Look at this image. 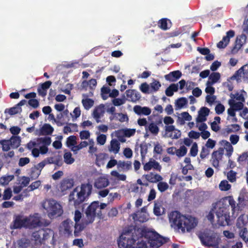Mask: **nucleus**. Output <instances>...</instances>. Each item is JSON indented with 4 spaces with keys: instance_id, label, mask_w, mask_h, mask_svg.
Returning a JSON list of instances; mask_svg holds the SVG:
<instances>
[{
    "instance_id": "nucleus-1",
    "label": "nucleus",
    "mask_w": 248,
    "mask_h": 248,
    "mask_svg": "<svg viewBox=\"0 0 248 248\" xmlns=\"http://www.w3.org/2000/svg\"><path fill=\"white\" fill-rule=\"evenodd\" d=\"M165 242L156 232L139 228L124 232L118 243L120 248H158Z\"/></svg>"
},
{
    "instance_id": "nucleus-2",
    "label": "nucleus",
    "mask_w": 248,
    "mask_h": 248,
    "mask_svg": "<svg viewBox=\"0 0 248 248\" xmlns=\"http://www.w3.org/2000/svg\"><path fill=\"white\" fill-rule=\"evenodd\" d=\"M169 217L170 226L182 233L190 232L196 227L198 222L195 217L184 216L177 211L170 213Z\"/></svg>"
},
{
    "instance_id": "nucleus-3",
    "label": "nucleus",
    "mask_w": 248,
    "mask_h": 248,
    "mask_svg": "<svg viewBox=\"0 0 248 248\" xmlns=\"http://www.w3.org/2000/svg\"><path fill=\"white\" fill-rule=\"evenodd\" d=\"M207 218L213 225L225 226L229 224L230 217L228 207L224 203V200L216 203L213 208L207 216Z\"/></svg>"
},
{
    "instance_id": "nucleus-4",
    "label": "nucleus",
    "mask_w": 248,
    "mask_h": 248,
    "mask_svg": "<svg viewBox=\"0 0 248 248\" xmlns=\"http://www.w3.org/2000/svg\"><path fill=\"white\" fill-rule=\"evenodd\" d=\"M92 186L89 184L77 186L69 195V200L76 207L82 203L91 193Z\"/></svg>"
},
{
    "instance_id": "nucleus-5",
    "label": "nucleus",
    "mask_w": 248,
    "mask_h": 248,
    "mask_svg": "<svg viewBox=\"0 0 248 248\" xmlns=\"http://www.w3.org/2000/svg\"><path fill=\"white\" fill-rule=\"evenodd\" d=\"M106 206V203H101L99 205L98 202H93L86 210L84 223L85 224L92 223L96 217L101 218L102 216L101 210Z\"/></svg>"
},
{
    "instance_id": "nucleus-6",
    "label": "nucleus",
    "mask_w": 248,
    "mask_h": 248,
    "mask_svg": "<svg viewBox=\"0 0 248 248\" xmlns=\"http://www.w3.org/2000/svg\"><path fill=\"white\" fill-rule=\"evenodd\" d=\"M40 217L38 214H35L29 217L18 216L15 219L13 228L18 229L21 227L30 228H35L40 223Z\"/></svg>"
},
{
    "instance_id": "nucleus-7",
    "label": "nucleus",
    "mask_w": 248,
    "mask_h": 248,
    "mask_svg": "<svg viewBox=\"0 0 248 248\" xmlns=\"http://www.w3.org/2000/svg\"><path fill=\"white\" fill-rule=\"evenodd\" d=\"M42 206L46 210L49 218L59 217L63 213V209L61 204L53 199H50L45 200L43 202Z\"/></svg>"
},
{
    "instance_id": "nucleus-8",
    "label": "nucleus",
    "mask_w": 248,
    "mask_h": 248,
    "mask_svg": "<svg viewBox=\"0 0 248 248\" xmlns=\"http://www.w3.org/2000/svg\"><path fill=\"white\" fill-rule=\"evenodd\" d=\"M230 99L228 100L230 106H233L237 109H241L244 107V103L245 101V97L247 93L244 91H240L234 93H231L230 95Z\"/></svg>"
},
{
    "instance_id": "nucleus-9",
    "label": "nucleus",
    "mask_w": 248,
    "mask_h": 248,
    "mask_svg": "<svg viewBox=\"0 0 248 248\" xmlns=\"http://www.w3.org/2000/svg\"><path fill=\"white\" fill-rule=\"evenodd\" d=\"M248 221V216L244 215L240 216L237 220L236 231L240 238L242 236V233L243 232L245 233L248 230L246 227Z\"/></svg>"
},
{
    "instance_id": "nucleus-10",
    "label": "nucleus",
    "mask_w": 248,
    "mask_h": 248,
    "mask_svg": "<svg viewBox=\"0 0 248 248\" xmlns=\"http://www.w3.org/2000/svg\"><path fill=\"white\" fill-rule=\"evenodd\" d=\"M81 217L82 213L78 210L75 211L74 218L75 221L74 234L76 236H78V233L83 230L85 226L88 225L84 223V218L81 223L79 222Z\"/></svg>"
},
{
    "instance_id": "nucleus-11",
    "label": "nucleus",
    "mask_w": 248,
    "mask_h": 248,
    "mask_svg": "<svg viewBox=\"0 0 248 248\" xmlns=\"http://www.w3.org/2000/svg\"><path fill=\"white\" fill-rule=\"evenodd\" d=\"M181 136L180 130L175 128L173 125H166L165 126V133L164 137L170 138L172 139H178Z\"/></svg>"
},
{
    "instance_id": "nucleus-12",
    "label": "nucleus",
    "mask_w": 248,
    "mask_h": 248,
    "mask_svg": "<svg viewBox=\"0 0 248 248\" xmlns=\"http://www.w3.org/2000/svg\"><path fill=\"white\" fill-rule=\"evenodd\" d=\"M223 155L224 149L222 148L212 153L210 161L213 167L217 169L219 167V163L222 160Z\"/></svg>"
},
{
    "instance_id": "nucleus-13",
    "label": "nucleus",
    "mask_w": 248,
    "mask_h": 248,
    "mask_svg": "<svg viewBox=\"0 0 248 248\" xmlns=\"http://www.w3.org/2000/svg\"><path fill=\"white\" fill-rule=\"evenodd\" d=\"M237 207L238 210H242L248 206V192L245 189L241 190L237 199Z\"/></svg>"
},
{
    "instance_id": "nucleus-14",
    "label": "nucleus",
    "mask_w": 248,
    "mask_h": 248,
    "mask_svg": "<svg viewBox=\"0 0 248 248\" xmlns=\"http://www.w3.org/2000/svg\"><path fill=\"white\" fill-rule=\"evenodd\" d=\"M162 169L160 164L153 158H150L148 162L143 164V170L145 171H150L154 170L160 171Z\"/></svg>"
},
{
    "instance_id": "nucleus-15",
    "label": "nucleus",
    "mask_w": 248,
    "mask_h": 248,
    "mask_svg": "<svg viewBox=\"0 0 248 248\" xmlns=\"http://www.w3.org/2000/svg\"><path fill=\"white\" fill-rule=\"evenodd\" d=\"M73 226V222L67 219L62 223L60 227V232L62 234L69 235L72 232Z\"/></svg>"
},
{
    "instance_id": "nucleus-16",
    "label": "nucleus",
    "mask_w": 248,
    "mask_h": 248,
    "mask_svg": "<svg viewBox=\"0 0 248 248\" xmlns=\"http://www.w3.org/2000/svg\"><path fill=\"white\" fill-rule=\"evenodd\" d=\"M133 218L135 221H139L141 222L146 221L148 219V215L146 209L143 208L140 211L137 212L133 216Z\"/></svg>"
},
{
    "instance_id": "nucleus-17",
    "label": "nucleus",
    "mask_w": 248,
    "mask_h": 248,
    "mask_svg": "<svg viewBox=\"0 0 248 248\" xmlns=\"http://www.w3.org/2000/svg\"><path fill=\"white\" fill-rule=\"evenodd\" d=\"M237 80H245L248 78V64H246L239 69L235 75Z\"/></svg>"
},
{
    "instance_id": "nucleus-18",
    "label": "nucleus",
    "mask_w": 248,
    "mask_h": 248,
    "mask_svg": "<svg viewBox=\"0 0 248 248\" xmlns=\"http://www.w3.org/2000/svg\"><path fill=\"white\" fill-rule=\"evenodd\" d=\"M105 113V106L101 104L96 107L93 110L92 116L97 123L100 122L99 119L104 115Z\"/></svg>"
},
{
    "instance_id": "nucleus-19",
    "label": "nucleus",
    "mask_w": 248,
    "mask_h": 248,
    "mask_svg": "<svg viewBox=\"0 0 248 248\" xmlns=\"http://www.w3.org/2000/svg\"><path fill=\"white\" fill-rule=\"evenodd\" d=\"M246 41V36L245 35L242 34L237 37L234 47L232 49V53L235 54L241 48Z\"/></svg>"
},
{
    "instance_id": "nucleus-20",
    "label": "nucleus",
    "mask_w": 248,
    "mask_h": 248,
    "mask_svg": "<svg viewBox=\"0 0 248 248\" xmlns=\"http://www.w3.org/2000/svg\"><path fill=\"white\" fill-rule=\"evenodd\" d=\"M221 239L218 237H213L208 239L206 245L212 247L213 248H225V246L220 244Z\"/></svg>"
},
{
    "instance_id": "nucleus-21",
    "label": "nucleus",
    "mask_w": 248,
    "mask_h": 248,
    "mask_svg": "<svg viewBox=\"0 0 248 248\" xmlns=\"http://www.w3.org/2000/svg\"><path fill=\"white\" fill-rule=\"evenodd\" d=\"M46 163V161L44 160L35 166L34 168L32 169L31 177L35 178L38 177L40 174L42 169L45 166Z\"/></svg>"
},
{
    "instance_id": "nucleus-22",
    "label": "nucleus",
    "mask_w": 248,
    "mask_h": 248,
    "mask_svg": "<svg viewBox=\"0 0 248 248\" xmlns=\"http://www.w3.org/2000/svg\"><path fill=\"white\" fill-rule=\"evenodd\" d=\"M221 144L223 146L221 148L224 149V152H226L225 155L230 157L233 152V148L231 143L227 140H223L221 141Z\"/></svg>"
},
{
    "instance_id": "nucleus-23",
    "label": "nucleus",
    "mask_w": 248,
    "mask_h": 248,
    "mask_svg": "<svg viewBox=\"0 0 248 248\" xmlns=\"http://www.w3.org/2000/svg\"><path fill=\"white\" fill-rule=\"evenodd\" d=\"M133 110L138 115H149L151 113V109L149 108L139 105L135 106Z\"/></svg>"
},
{
    "instance_id": "nucleus-24",
    "label": "nucleus",
    "mask_w": 248,
    "mask_h": 248,
    "mask_svg": "<svg viewBox=\"0 0 248 248\" xmlns=\"http://www.w3.org/2000/svg\"><path fill=\"white\" fill-rule=\"evenodd\" d=\"M109 185V181L105 177H100L95 180L94 187L100 189L107 187Z\"/></svg>"
},
{
    "instance_id": "nucleus-25",
    "label": "nucleus",
    "mask_w": 248,
    "mask_h": 248,
    "mask_svg": "<svg viewBox=\"0 0 248 248\" xmlns=\"http://www.w3.org/2000/svg\"><path fill=\"white\" fill-rule=\"evenodd\" d=\"M126 94L127 99L132 102L138 100L140 97L139 93L135 90H127Z\"/></svg>"
},
{
    "instance_id": "nucleus-26",
    "label": "nucleus",
    "mask_w": 248,
    "mask_h": 248,
    "mask_svg": "<svg viewBox=\"0 0 248 248\" xmlns=\"http://www.w3.org/2000/svg\"><path fill=\"white\" fill-rule=\"evenodd\" d=\"M159 130L157 124L153 122L148 123L145 127L147 133L149 132L154 135H156L158 133Z\"/></svg>"
},
{
    "instance_id": "nucleus-27",
    "label": "nucleus",
    "mask_w": 248,
    "mask_h": 248,
    "mask_svg": "<svg viewBox=\"0 0 248 248\" xmlns=\"http://www.w3.org/2000/svg\"><path fill=\"white\" fill-rule=\"evenodd\" d=\"M117 168L120 171H127L132 168V163L129 161H119L117 164Z\"/></svg>"
},
{
    "instance_id": "nucleus-28",
    "label": "nucleus",
    "mask_w": 248,
    "mask_h": 248,
    "mask_svg": "<svg viewBox=\"0 0 248 248\" xmlns=\"http://www.w3.org/2000/svg\"><path fill=\"white\" fill-rule=\"evenodd\" d=\"M120 144L119 141L116 139H112L110 142V145L108 147V151L114 154H117L120 150Z\"/></svg>"
},
{
    "instance_id": "nucleus-29",
    "label": "nucleus",
    "mask_w": 248,
    "mask_h": 248,
    "mask_svg": "<svg viewBox=\"0 0 248 248\" xmlns=\"http://www.w3.org/2000/svg\"><path fill=\"white\" fill-rule=\"evenodd\" d=\"M209 113V109L207 108H202L199 112L198 116L196 119L197 122H203L206 120V117Z\"/></svg>"
},
{
    "instance_id": "nucleus-30",
    "label": "nucleus",
    "mask_w": 248,
    "mask_h": 248,
    "mask_svg": "<svg viewBox=\"0 0 248 248\" xmlns=\"http://www.w3.org/2000/svg\"><path fill=\"white\" fill-rule=\"evenodd\" d=\"M192 119V117L187 112L181 113L177 118V123L180 125H183L186 121H190Z\"/></svg>"
},
{
    "instance_id": "nucleus-31",
    "label": "nucleus",
    "mask_w": 248,
    "mask_h": 248,
    "mask_svg": "<svg viewBox=\"0 0 248 248\" xmlns=\"http://www.w3.org/2000/svg\"><path fill=\"white\" fill-rule=\"evenodd\" d=\"M109 119L110 121H119L123 123L127 122L128 118L126 114L122 113H117V114H114L113 115H111L109 117Z\"/></svg>"
},
{
    "instance_id": "nucleus-32",
    "label": "nucleus",
    "mask_w": 248,
    "mask_h": 248,
    "mask_svg": "<svg viewBox=\"0 0 248 248\" xmlns=\"http://www.w3.org/2000/svg\"><path fill=\"white\" fill-rule=\"evenodd\" d=\"M145 178L148 181L153 183L159 182L163 180V178L161 175L154 173H150L146 175Z\"/></svg>"
},
{
    "instance_id": "nucleus-33",
    "label": "nucleus",
    "mask_w": 248,
    "mask_h": 248,
    "mask_svg": "<svg viewBox=\"0 0 248 248\" xmlns=\"http://www.w3.org/2000/svg\"><path fill=\"white\" fill-rule=\"evenodd\" d=\"M95 163L98 166L100 167L105 164V161L108 158L107 154L105 153H99L95 155Z\"/></svg>"
},
{
    "instance_id": "nucleus-34",
    "label": "nucleus",
    "mask_w": 248,
    "mask_h": 248,
    "mask_svg": "<svg viewBox=\"0 0 248 248\" xmlns=\"http://www.w3.org/2000/svg\"><path fill=\"white\" fill-rule=\"evenodd\" d=\"M181 76V73L179 71H175L165 75V78L167 80L174 81L179 78Z\"/></svg>"
},
{
    "instance_id": "nucleus-35",
    "label": "nucleus",
    "mask_w": 248,
    "mask_h": 248,
    "mask_svg": "<svg viewBox=\"0 0 248 248\" xmlns=\"http://www.w3.org/2000/svg\"><path fill=\"white\" fill-rule=\"evenodd\" d=\"M220 78L221 75L220 73L213 72L209 75L208 80L207 82H209L210 83L214 85L216 83L220 82Z\"/></svg>"
},
{
    "instance_id": "nucleus-36",
    "label": "nucleus",
    "mask_w": 248,
    "mask_h": 248,
    "mask_svg": "<svg viewBox=\"0 0 248 248\" xmlns=\"http://www.w3.org/2000/svg\"><path fill=\"white\" fill-rule=\"evenodd\" d=\"M73 186V183L69 180H63L60 184L59 189L62 192H64L68 189L71 188Z\"/></svg>"
},
{
    "instance_id": "nucleus-37",
    "label": "nucleus",
    "mask_w": 248,
    "mask_h": 248,
    "mask_svg": "<svg viewBox=\"0 0 248 248\" xmlns=\"http://www.w3.org/2000/svg\"><path fill=\"white\" fill-rule=\"evenodd\" d=\"M237 161L242 166H248V153H243L240 155L237 159Z\"/></svg>"
},
{
    "instance_id": "nucleus-38",
    "label": "nucleus",
    "mask_w": 248,
    "mask_h": 248,
    "mask_svg": "<svg viewBox=\"0 0 248 248\" xmlns=\"http://www.w3.org/2000/svg\"><path fill=\"white\" fill-rule=\"evenodd\" d=\"M232 186L226 180L221 181L218 185V188L221 191H227L231 189Z\"/></svg>"
},
{
    "instance_id": "nucleus-39",
    "label": "nucleus",
    "mask_w": 248,
    "mask_h": 248,
    "mask_svg": "<svg viewBox=\"0 0 248 248\" xmlns=\"http://www.w3.org/2000/svg\"><path fill=\"white\" fill-rule=\"evenodd\" d=\"M225 199L228 201L231 207L232 216H234V217H235V216H237V214L235 215V212L236 210H238L237 207L236 206L235 201L232 196L227 197H226Z\"/></svg>"
},
{
    "instance_id": "nucleus-40",
    "label": "nucleus",
    "mask_w": 248,
    "mask_h": 248,
    "mask_svg": "<svg viewBox=\"0 0 248 248\" xmlns=\"http://www.w3.org/2000/svg\"><path fill=\"white\" fill-rule=\"evenodd\" d=\"M54 130L53 128L49 124H45L41 128L40 133L46 135L51 134Z\"/></svg>"
},
{
    "instance_id": "nucleus-41",
    "label": "nucleus",
    "mask_w": 248,
    "mask_h": 248,
    "mask_svg": "<svg viewBox=\"0 0 248 248\" xmlns=\"http://www.w3.org/2000/svg\"><path fill=\"white\" fill-rule=\"evenodd\" d=\"M111 135L112 136H115L117 137L118 140L121 142H125V140L124 139L125 133L124 128L121 129L117 131H115L113 133H112Z\"/></svg>"
},
{
    "instance_id": "nucleus-42",
    "label": "nucleus",
    "mask_w": 248,
    "mask_h": 248,
    "mask_svg": "<svg viewBox=\"0 0 248 248\" xmlns=\"http://www.w3.org/2000/svg\"><path fill=\"white\" fill-rule=\"evenodd\" d=\"M110 175L118 181H124L126 179V175L123 173H120L117 170H112Z\"/></svg>"
},
{
    "instance_id": "nucleus-43",
    "label": "nucleus",
    "mask_w": 248,
    "mask_h": 248,
    "mask_svg": "<svg viewBox=\"0 0 248 248\" xmlns=\"http://www.w3.org/2000/svg\"><path fill=\"white\" fill-rule=\"evenodd\" d=\"M89 146L88 153L90 154L93 155L97 151V148L95 145V142L93 139H90L88 142Z\"/></svg>"
},
{
    "instance_id": "nucleus-44",
    "label": "nucleus",
    "mask_w": 248,
    "mask_h": 248,
    "mask_svg": "<svg viewBox=\"0 0 248 248\" xmlns=\"http://www.w3.org/2000/svg\"><path fill=\"white\" fill-rule=\"evenodd\" d=\"M14 178L13 175H4L0 178V185L4 186L9 184Z\"/></svg>"
},
{
    "instance_id": "nucleus-45",
    "label": "nucleus",
    "mask_w": 248,
    "mask_h": 248,
    "mask_svg": "<svg viewBox=\"0 0 248 248\" xmlns=\"http://www.w3.org/2000/svg\"><path fill=\"white\" fill-rule=\"evenodd\" d=\"M187 103L186 98L181 97L178 99L175 102L176 109H181L185 106Z\"/></svg>"
},
{
    "instance_id": "nucleus-46",
    "label": "nucleus",
    "mask_w": 248,
    "mask_h": 248,
    "mask_svg": "<svg viewBox=\"0 0 248 248\" xmlns=\"http://www.w3.org/2000/svg\"><path fill=\"white\" fill-rule=\"evenodd\" d=\"M159 26L164 30L169 29L171 26V22L167 19H162L159 21Z\"/></svg>"
},
{
    "instance_id": "nucleus-47",
    "label": "nucleus",
    "mask_w": 248,
    "mask_h": 248,
    "mask_svg": "<svg viewBox=\"0 0 248 248\" xmlns=\"http://www.w3.org/2000/svg\"><path fill=\"white\" fill-rule=\"evenodd\" d=\"M9 141L10 142V145L14 148H17L20 144V139L19 137L13 136Z\"/></svg>"
},
{
    "instance_id": "nucleus-48",
    "label": "nucleus",
    "mask_w": 248,
    "mask_h": 248,
    "mask_svg": "<svg viewBox=\"0 0 248 248\" xmlns=\"http://www.w3.org/2000/svg\"><path fill=\"white\" fill-rule=\"evenodd\" d=\"M178 90V84H172L166 90V94L168 96H171L173 94L174 92Z\"/></svg>"
},
{
    "instance_id": "nucleus-49",
    "label": "nucleus",
    "mask_w": 248,
    "mask_h": 248,
    "mask_svg": "<svg viewBox=\"0 0 248 248\" xmlns=\"http://www.w3.org/2000/svg\"><path fill=\"white\" fill-rule=\"evenodd\" d=\"M82 103L85 109L88 110L93 106L94 101L90 98H85L82 100Z\"/></svg>"
},
{
    "instance_id": "nucleus-50",
    "label": "nucleus",
    "mask_w": 248,
    "mask_h": 248,
    "mask_svg": "<svg viewBox=\"0 0 248 248\" xmlns=\"http://www.w3.org/2000/svg\"><path fill=\"white\" fill-rule=\"evenodd\" d=\"M87 146L88 142L86 141H83L81 142L78 145H75V146L72 147L71 148V150L75 154H77L79 150L87 147Z\"/></svg>"
},
{
    "instance_id": "nucleus-51",
    "label": "nucleus",
    "mask_w": 248,
    "mask_h": 248,
    "mask_svg": "<svg viewBox=\"0 0 248 248\" xmlns=\"http://www.w3.org/2000/svg\"><path fill=\"white\" fill-rule=\"evenodd\" d=\"M51 142V139L48 137L40 138L37 140V144L46 146L50 145Z\"/></svg>"
},
{
    "instance_id": "nucleus-52",
    "label": "nucleus",
    "mask_w": 248,
    "mask_h": 248,
    "mask_svg": "<svg viewBox=\"0 0 248 248\" xmlns=\"http://www.w3.org/2000/svg\"><path fill=\"white\" fill-rule=\"evenodd\" d=\"M64 162L67 164H71L75 161V159L72 157L70 152H65L63 155Z\"/></svg>"
},
{
    "instance_id": "nucleus-53",
    "label": "nucleus",
    "mask_w": 248,
    "mask_h": 248,
    "mask_svg": "<svg viewBox=\"0 0 248 248\" xmlns=\"http://www.w3.org/2000/svg\"><path fill=\"white\" fill-rule=\"evenodd\" d=\"M22 109L21 107H19L17 105L15 107L11 108L5 110V112L9 113L10 115H14L21 111Z\"/></svg>"
},
{
    "instance_id": "nucleus-54",
    "label": "nucleus",
    "mask_w": 248,
    "mask_h": 248,
    "mask_svg": "<svg viewBox=\"0 0 248 248\" xmlns=\"http://www.w3.org/2000/svg\"><path fill=\"white\" fill-rule=\"evenodd\" d=\"M77 138L76 137L74 136H71L69 137L66 140V145L69 148H72L73 146H75V145L77 143Z\"/></svg>"
},
{
    "instance_id": "nucleus-55",
    "label": "nucleus",
    "mask_w": 248,
    "mask_h": 248,
    "mask_svg": "<svg viewBox=\"0 0 248 248\" xmlns=\"http://www.w3.org/2000/svg\"><path fill=\"white\" fill-rule=\"evenodd\" d=\"M0 145L1 146L2 150L4 151H8L10 149V142L9 140H0Z\"/></svg>"
},
{
    "instance_id": "nucleus-56",
    "label": "nucleus",
    "mask_w": 248,
    "mask_h": 248,
    "mask_svg": "<svg viewBox=\"0 0 248 248\" xmlns=\"http://www.w3.org/2000/svg\"><path fill=\"white\" fill-rule=\"evenodd\" d=\"M154 213L156 216H160L164 213V208L159 204H155Z\"/></svg>"
},
{
    "instance_id": "nucleus-57",
    "label": "nucleus",
    "mask_w": 248,
    "mask_h": 248,
    "mask_svg": "<svg viewBox=\"0 0 248 248\" xmlns=\"http://www.w3.org/2000/svg\"><path fill=\"white\" fill-rule=\"evenodd\" d=\"M240 126L238 124H232L227 126L226 130L228 132H235L240 130Z\"/></svg>"
},
{
    "instance_id": "nucleus-58",
    "label": "nucleus",
    "mask_w": 248,
    "mask_h": 248,
    "mask_svg": "<svg viewBox=\"0 0 248 248\" xmlns=\"http://www.w3.org/2000/svg\"><path fill=\"white\" fill-rule=\"evenodd\" d=\"M169 185L167 183L162 181H159L157 184V188L159 191L163 192L169 188Z\"/></svg>"
},
{
    "instance_id": "nucleus-59",
    "label": "nucleus",
    "mask_w": 248,
    "mask_h": 248,
    "mask_svg": "<svg viewBox=\"0 0 248 248\" xmlns=\"http://www.w3.org/2000/svg\"><path fill=\"white\" fill-rule=\"evenodd\" d=\"M227 178L231 183H234L236 181V172L230 170L227 173Z\"/></svg>"
},
{
    "instance_id": "nucleus-60",
    "label": "nucleus",
    "mask_w": 248,
    "mask_h": 248,
    "mask_svg": "<svg viewBox=\"0 0 248 248\" xmlns=\"http://www.w3.org/2000/svg\"><path fill=\"white\" fill-rule=\"evenodd\" d=\"M235 33L234 31L230 30L226 32V35L223 36L222 39L223 41L229 44L230 39L233 38L234 36Z\"/></svg>"
},
{
    "instance_id": "nucleus-61",
    "label": "nucleus",
    "mask_w": 248,
    "mask_h": 248,
    "mask_svg": "<svg viewBox=\"0 0 248 248\" xmlns=\"http://www.w3.org/2000/svg\"><path fill=\"white\" fill-rule=\"evenodd\" d=\"M96 134L98 135L96 138L97 143L101 145H104L106 142L107 136L104 134H99L97 132Z\"/></svg>"
},
{
    "instance_id": "nucleus-62",
    "label": "nucleus",
    "mask_w": 248,
    "mask_h": 248,
    "mask_svg": "<svg viewBox=\"0 0 248 248\" xmlns=\"http://www.w3.org/2000/svg\"><path fill=\"white\" fill-rule=\"evenodd\" d=\"M187 149L185 146H181L179 149H176V155L178 157H182L186 155Z\"/></svg>"
},
{
    "instance_id": "nucleus-63",
    "label": "nucleus",
    "mask_w": 248,
    "mask_h": 248,
    "mask_svg": "<svg viewBox=\"0 0 248 248\" xmlns=\"http://www.w3.org/2000/svg\"><path fill=\"white\" fill-rule=\"evenodd\" d=\"M177 84H178V87H179L181 90L183 89L185 85H186L187 88H190L194 86L193 82H187L186 83L185 80L183 79L180 80Z\"/></svg>"
},
{
    "instance_id": "nucleus-64",
    "label": "nucleus",
    "mask_w": 248,
    "mask_h": 248,
    "mask_svg": "<svg viewBox=\"0 0 248 248\" xmlns=\"http://www.w3.org/2000/svg\"><path fill=\"white\" fill-rule=\"evenodd\" d=\"M54 108L56 110L59 112L63 111V113L65 114H67L68 112L67 109L64 110L65 106L62 104L60 103L55 104L54 106Z\"/></svg>"
}]
</instances>
